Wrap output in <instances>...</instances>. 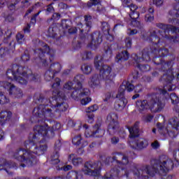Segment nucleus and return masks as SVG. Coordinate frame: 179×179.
Masks as SVG:
<instances>
[{
	"label": "nucleus",
	"mask_w": 179,
	"mask_h": 179,
	"mask_svg": "<svg viewBox=\"0 0 179 179\" xmlns=\"http://www.w3.org/2000/svg\"><path fill=\"white\" fill-rule=\"evenodd\" d=\"M34 134L29 136V139L24 142L25 148H20L13 152V157L21 162L22 167H32L37 164L38 159L34 155H44L47 151V144H40V138H54L55 131L48 127V124L44 126L37 125L34 128Z\"/></svg>",
	"instance_id": "nucleus-1"
},
{
	"label": "nucleus",
	"mask_w": 179,
	"mask_h": 179,
	"mask_svg": "<svg viewBox=\"0 0 179 179\" xmlns=\"http://www.w3.org/2000/svg\"><path fill=\"white\" fill-rule=\"evenodd\" d=\"M174 163L173 159L166 155H162L159 159H152L151 166H144L141 170L138 168H134L133 171L127 169H123L120 166H115L110 170V173H106L105 177L106 179H115L117 177H122L125 176L127 178H139L141 176L146 177L150 176L153 177L155 174H159L162 177H165L166 174L170 169H173Z\"/></svg>",
	"instance_id": "nucleus-2"
},
{
	"label": "nucleus",
	"mask_w": 179,
	"mask_h": 179,
	"mask_svg": "<svg viewBox=\"0 0 179 179\" xmlns=\"http://www.w3.org/2000/svg\"><path fill=\"white\" fill-rule=\"evenodd\" d=\"M164 94L159 89V92L152 93L148 95L147 100H138L136 102V106L141 114H145L148 110H150L152 113H161L166 107V101H164Z\"/></svg>",
	"instance_id": "nucleus-3"
},
{
	"label": "nucleus",
	"mask_w": 179,
	"mask_h": 179,
	"mask_svg": "<svg viewBox=\"0 0 179 179\" xmlns=\"http://www.w3.org/2000/svg\"><path fill=\"white\" fill-rule=\"evenodd\" d=\"M8 79L15 80L20 85H27V82H37L38 75L33 74L30 69L17 64H13L6 73Z\"/></svg>",
	"instance_id": "nucleus-4"
},
{
	"label": "nucleus",
	"mask_w": 179,
	"mask_h": 179,
	"mask_svg": "<svg viewBox=\"0 0 179 179\" xmlns=\"http://www.w3.org/2000/svg\"><path fill=\"white\" fill-rule=\"evenodd\" d=\"M153 62H155L157 65H160L161 71L163 72H166V73L163 74L161 78V80L162 82H165V85L164 86V90L159 89L161 93H167V92H171L176 89V85H173L171 82L174 79V76L173 75V70L171 69V66H173V62L171 61L169 62H162V58L160 57H154Z\"/></svg>",
	"instance_id": "nucleus-5"
},
{
	"label": "nucleus",
	"mask_w": 179,
	"mask_h": 179,
	"mask_svg": "<svg viewBox=\"0 0 179 179\" xmlns=\"http://www.w3.org/2000/svg\"><path fill=\"white\" fill-rule=\"evenodd\" d=\"M129 131L130 134L129 142L133 149H145L149 145L145 139H136L139 136V122H136L133 127L129 128Z\"/></svg>",
	"instance_id": "nucleus-6"
},
{
	"label": "nucleus",
	"mask_w": 179,
	"mask_h": 179,
	"mask_svg": "<svg viewBox=\"0 0 179 179\" xmlns=\"http://www.w3.org/2000/svg\"><path fill=\"white\" fill-rule=\"evenodd\" d=\"M104 59V57L101 55H98L94 59V66L96 69L99 71V73H101V76H102V79L105 80L106 83H110L113 82V78H111V66L104 64L103 62Z\"/></svg>",
	"instance_id": "nucleus-7"
},
{
	"label": "nucleus",
	"mask_w": 179,
	"mask_h": 179,
	"mask_svg": "<svg viewBox=\"0 0 179 179\" xmlns=\"http://www.w3.org/2000/svg\"><path fill=\"white\" fill-rule=\"evenodd\" d=\"M35 54H38L43 66L48 65V61L52 62L54 60L55 50L50 48L47 44H45L43 48L35 50Z\"/></svg>",
	"instance_id": "nucleus-8"
},
{
	"label": "nucleus",
	"mask_w": 179,
	"mask_h": 179,
	"mask_svg": "<svg viewBox=\"0 0 179 179\" xmlns=\"http://www.w3.org/2000/svg\"><path fill=\"white\" fill-rule=\"evenodd\" d=\"M61 93V92H57V96L56 97L55 102L56 104L55 108H51L52 110V113L54 114V117H61V113H64L68 110V103H66V100H65V97Z\"/></svg>",
	"instance_id": "nucleus-9"
},
{
	"label": "nucleus",
	"mask_w": 179,
	"mask_h": 179,
	"mask_svg": "<svg viewBox=\"0 0 179 179\" xmlns=\"http://www.w3.org/2000/svg\"><path fill=\"white\" fill-rule=\"evenodd\" d=\"M125 86L120 85L118 93L116 95L117 99L114 104V108L116 111H122L128 104V99L125 98Z\"/></svg>",
	"instance_id": "nucleus-10"
},
{
	"label": "nucleus",
	"mask_w": 179,
	"mask_h": 179,
	"mask_svg": "<svg viewBox=\"0 0 179 179\" xmlns=\"http://www.w3.org/2000/svg\"><path fill=\"white\" fill-rule=\"evenodd\" d=\"M152 45L150 48H145L141 52V56H138L136 53H133L131 55V62L132 64H136V65H139L141 62H148L150 61V54H152Z\"/></svg>",
	"instance_id": "nucleus-11"
},
{
	"label": "nucleus",
	"mask_w": 179,
	"mask_h": 179,
	"mask_svg": "<svg viewBox=\"0 0 179 179\" xmlns=\"http://www.w3.org/2000/svg\"><path fill=\"white\" fill-rule=\"evenodd\" d=\"M108 132L109 135H114L120 129V123L118 122V115L114 112H111L107 116Z\"/></svg>",
	"instance_id": "nucleus-12"
},
{
	"label": "nucleus",
	"mask_w": 179,
	"mask_h": 179,
	"mask_svg": "<svg viewBox=\"0 0 179 179\" xmlns=\"http://www.w3.org/2000/svg\"><path fill=\"white\" fill-rule=\"evenodd\" d=\"M33 115L36 117V118L44 120L45 117H54V113L52 108L47 107L45 104H41L38 107L34 108Z\"/></svg>",
	"instance_id": "nucleus-13"
},
{
	"label": "nucleus",
	"mask_w": 179,
	"mask_h": 179,
	"mask_svg": "<svg viewBox=\"0 0 179 179\" xmlns=\"http://www.w3.org/2000/svg\"><path fill=\"white\" fill-rule=\"evenodd\" d=\"M101 162H87L85 164L83 171L87 176H99V170H101Z\"/></svg>",
	"instance_id": "nucleus-14"
},
{
	"label": "nucleus",
	"mask_w": 179,
	"mask_h": 179,
	"mask_svg": "<svg viewBox=\"0 0 179 179\" xmlns=\"http://www.w3.org/2000/svg\"><path fill=\"white\" fill-rule=\"evenodd\" d=\"M101 124L100 123H96L92 129V131L89 133V126L87 124H83V128H85V136L87 138H90V136H94V138H101L104 135V130L100 129Z\"/></svg>",
	"instance_id": "nucleus-15"
},
{
	"label": "nucleus",
	"mask_w": 179,
	"mask_h": 179,
	"mask_svg": "<svg viewBox=\"0 0 179 179\" xmlns=\"http://www.w3.org/2000/svg\"><path fill=\"white\" fill-rule=\"evenodd\" d=\"M149 36H143V38L145 41L151 43V45H157L160 43V37L157 36L159 31L156 28H151L149 30Z\"/></svg>",
	"instance_id": "nucleus-16"
},
{
	"label": "nucleus",
	"mask_w": 179,
	"mask_h": 179,
	"mask_svg": "<svg viewBox=\"0 0 179 179\" xmlns=\"http://www.w3.org/2000/svg\"><path fill=\"white\" fill-rule=\"evenodd\" d=\"M73 91L72 92L71 96L73 100H80L82 97H85L90 94V91L87 88H83L75 86L73 87Z\"/></svg>",
	"instance_id": "nucleus-17"
},
{
	"label": "nucleus",
	"mask_w": 179,
	"mask_h": 179,
	"mask_svg": "<svg viewBox=\"0 0 179 179\" xmlns=\"http://www.w3.org/2000/svg\"><path fill=\"white\" fill-rule=\"evenodd\" d=\"M129 17L130 19L124 18V20L127 21L128 24L134 26V27H138V29L142 27L141 22L138 21V19L139 18V11L131 12L129 13Z\"/></svg>",
	"instance_id": "nucleus-18"
},
{
	"label": "nucleus",
	"mask_w": 179,
	"mask_h": 179,
	"mask_svg": "<svg viewBox=\"0 0 179 179\" xmlns=\"http://www.w3.org/2000/svg\"><path fill=\"white\" fill-rule=\"evenodd\" d=\"M61 146H62L61 141L58 140L56 141L54 152L50 157L51 164H58V163L61 162V160H59V150H61Z\"/></svg>",
	"instance_id": "nucleus-19"
},
{
	"label": "nucleus",
	"mask_w": 179,
	"mask_h": 179,
	"mask_svg": "<svg viewBox=\"0 0 179 179\" xmlns=\"http://www.w3.org/2000/svg\"><path fill=\"white\" fill-rule=\"evenodd\" d=\"M91 37V48L96 50L99 45H100L103 41V36L100 31H95L90 36Z\"/></svg>",
	"instance_id": "nucleus-20"
},
{
	"label": "nucleus",
	"mask_w": 179,
	"mask_h": 179,
	"mask_svg": "<svg viewBox=\"0 0 179 179\" xmlns=\"http://www.w3.org/2000/svg\"><path fill=\"white\" fill-rule=\"evenodd\" d=\"M11 36H12V29H8L5 32V36H4L3 43L6 44V48L7 51H12V52H13L15 51V45H16V43H13L12 45V42L9 43V40H10ZM8 43H9L8 44Z\"/></svg>",
	"instance_id": "nucleus-21"
},
{
	"label": "nucleus",
	"mask_w": 179,
	"mask_h": 179,
	"mask_svg": "<svg viewBox=\"0 0 179 179\" xmlns=\"http://www.w3.org/2000/svg\"><path fill=\"white\" fill-rule=\"evenodd\" d=\"M101 79L104 80V78H103V76H101V73H99V75L94 74L90 78L88 85L89 86H90V87H92L93 89L99 87V86H100L101 83Z\"/></svg>",
	"instance_id": "nucleus-22"
},
{
	"label": "nucleus",
	"mask_w": 179,
	"mask_h": 179,
	"mask_svg": "<svg viewBox=\"0 0 179 179\" xmlns=\"http://www.w3.org/2000/svg\"><path fill=\"white\" fill-rule=\"evenodd\" d=\"M151 47L152 48V54H154L155 57L154 58H159V57H165V55H167L169 54V50L166 48H160L157 47V45H151Z\"/></svg>",
	"instance_id": "nucleus-23"
},
{
	"label": "nucleus",
	"mask_w": 179,
	"mask_h": 179,
	"mask_svg": "<svg viewBox=\"0 0 179 179\" xmlns=\"http://www.w3.org/2000/svg\"><path fill=\"white\" fill-rule=\"evenodd\" d=\"M122 86H124L125 90L127 92H132L134 90L136 93H141V92L143 90L142 84H138L136 86H134L131 83L127 82L126 85H122Z\"/></svg>",
	"instance_id": "nucleus-24"
},
{
	"label": "nucleus",
	"mask_w": 179,
	"mask_h": 179,
	"mask_svg": "<svg viewBox=\"0 0 179 179\" xmlns=\"http://www.w3.org/2000/svg\"><path fill=\"white\" fill-rule=\"evenodd\" d=\"M9 94L15 97V99H22L23 97V91L20 88L16 87L15 85L12 86L8 90Z\"/></svg>",
	"instance_id": "nucleus-25"
},
{
	"label": "nucleus",
	"mask_w": 179,
	"mask_h": 179,
	"mask_svg": "<svg viewBox=\"0 0 179 179\" xmlns=\"http://www.w3.org/2000/svg\"><path fill=\"white\" fill-rule=\"evenodd\" d=\"M113 159L117 164H128L129 163L128 156L124 154H118L116 157H113Z\"/></svg>",
	"instance_id": "nucleus-26"
},
{
	"label": "nucleus",
	"mask_w": 179,
	"mask_h": 179,
	"mask_svg": "<svg viewBox=\"0 0 179 179\" xmlns=\"http://www.w3.org/2000/svg\"><path fill=\"white\" fill-rule=\"evenodd\" d=\"M129 59V53L128 51L124 50L119 52L115 57L116 62H121L122 61H128Z\"/></svg>",
	"instance_id": "nucleus-27"
},
{
	"label": "nucleus",
	"mask_w": 179,
	"mask_h": 179,
	"mask_svg": "<svg viewBox=\"0 0 179 179\" xmlns=\"http://www.w3.org/2000/svg\"><path fill=\"white\" fill-rule=\"evenodd\" d=\"M34 99L35 100V102L38 104L40 103H43V104H47V103H51V101L50 99H48L47 98H45L43 94H36L34 96Z\"/></svg>",
	"instance_id": "nucleus-28"
},
{
	"label": "nucleus",
	"mask_w": 179,
	"mask_h": 179,
	"mask_svg": "<svg viewBox=\"0 0 179 179\" xmlns=\"http://www.w3.org/2000/svg\"><path fill=\"white\" fill-rule=\"evenodd\" d=\"M85 81V76L83 74H78L74 77L73 82L76 83L77 87H82V83Z\"/></svg>",
	"instance_id": "nucleus-29"
},
{
	"label": "nucleus",
	"mask_w": 179,
	"mask_h": 179,
	"mask_svg": "<svg viewBox=\"0 0 179 179\" xmlns=\"http://www.w3.org/2000/svg\"><path fill=\"white\" fill-rule=\"evenodd\" d=\"M61 64L59 63H54L50 64L48 70L51 72H53V73H58L61 72Z\"/></svg>",
	"instance_id": "nucleus-30"
},
{
	"label": "nucleus",
	"mask_w": 179,
	"mask_h": 179,
	"mask_svg": "<svg viewBox=\"0 0 179 179\" xmlns=\"http://www.w3.org/2000/svg\"><path fill=\"white\" fill-rule=\"evenodd\" d=\"M169 124L173 129L179 130V119L177 117H173L169 120Z\"/></svg>",
	"instance_id": "nucleus-31"
},
{
	"label": "nucleus",
	"mask_w": 179,
	"mask_h": 179,
	"mask_svg": "<svg viewBox=\"0 0 179 179\" xmlns=\"http://www.w3.org/2000/svg\"><path fill=\"white\" fill-rule=\"evenodd\" d=\"M21 0H14L12 1L13 3H8L7 5V8L10 12L12 13H14V12H16V5L20 2Z\"/></svg>",
	"instance_id": "nucleus-32"
},
{
	"label": "nucleus",
	"mask_w": 179,
	"mask_h": 179,
	"mask_svg": "<svg viewBox=\"0 0 179 179\" xmlns=\"http://www.w3.org/2000/svg\"><path fill=\"white\" fill-rule=\"evenodd\" d=\"M0 118L3 121H8L12 118V112L10 111H1L0 113Z\"/></svg>",
	"instance_id": "nucleus-33"
},
{
	"label": "nucleus",
	"mask_w": 179,
	"mask_h": 179,
	"mask_svg": "<svg viewBox=\"0 0 179 179\" xmlns=\"http://www.w3.org/2000/svg\"><path fill=\"white\" fill-rule=\"evenodd\" d=\"M0 167H3L4 170L8 173L7 169H10L12 167V165L10 162H8L6 159L3 158H0Z\"/></svg>",
	"instance_id": "nucleus-34"
},
{
	"label": "nucleus",
	"mask_w": 179,
	"mask_h": 179,
	"mask_svg": "<svg viewBox=\"0 0 179 179\" xmlns=\"http://www.w3.org/2000/svg\"><path fill=\"white\" fill-rule=\"evenodd\" d=\"M169 15H170V16H172V18H169V23H173V22H174V19H176V17H179V8H178V9H177V8H176V10H170Z\"/></svg>",
	"instance_id": "nucleus-35"
},
{
	"label": "nucleus",
	"mask_w": 179,
	"mask_h": 179,
	"mask_svg": "<svg viewBox=\"0 0 179 179\" xmlns=\"http://www.w3.org/2000/svg\"><path fill=\"white\" fill-rule=\"evenodd\" d=\"M79 173L78 171H71L66 176V179H78Z\"/></svg>",
	"instance_id": "nucleus-36"
},
{
	"label": "nucleus",
	"mask_w": 179,
	"mask_h": 179,
	"mask_svg": "<svg viewBox=\"0 0 179 179\" xmlns=\"http://www.w3.org/2000/svg\"><path fill=\"white\" fill-rule=\"evenodd\" d=\"M48 127L55 132V131L61 129V124L58 123L57 122L52 121L50 122V125L48 126Z\"/></svg>",
	"instance_id": "nucleus-37"
},
{
	"label": "nucleus",
	"mask_w": 179,
	"mask_h": 179,
	"mask_svg": "<svg viewBox=\"0 0 179 179\" xmlns=\"http://www.w3.org/2000/svg\"><path fill=\"white\" fill-rule=\"evenodd\" d=\"M16 41L18 44H23L26 41V38L24 35L21 32H19L15 36Z\"/></svg>",
	"instance_id": "nucleus-38"
},
{
	"label": "nucleus",
	"mask_w": 179,
	"mask_h": 179,
	"mask_svg": "<svg viewBox=\"0 0 179 179\" xmlns=\"http://www.w3.org/2000/svg\"><path fill=\"white\" fill-rule=\"evenodd\" d=\"M81 69L83 72V73H85V75H89L92 73V66L89 64H84L81 66Z\"/></svg>",
	"instance_id": "nucleus-39"
},
{
	"label": "nucleus",
	"mask_w": 179,
	"mask_h": 179,
	"mask_svg": "<svg viewBox=\"0 0 179 179\" xmlns=\"http://www.w3.org/2000/svg\"><path fill=\"white\" fill-rule=\"evenodd\" d=\"M55 73L54 72L50 71V70H47V71L45 73V80L47 82H50V80H52L54 79Z\"/></svg>",
	"instance_id": "nucleus-40"
},
{
	"label": "nucleus",
	"mask_w": 179,
	"mask_h": 179,
	"mask_svg": "<svg viewBox=\"0 0 179 179\" xmlns=\"http://www.w3.org/2000/svg\"><path fill=\"white\" fill-rule=\"evenodd\" d=\"M57 30V27H49L48 30V36L51 37L52 38H55L57 37V32H55Z\"/></svg>",
	"instance_id": "nucleus-41"
},
{
	"label": "nucleus",
	"mask_w": 179,
	"mask_h": 179,
	"mask_svg": "<svg viewBox=\"0 0 179 179\" xmlns=\"http://www.w3.org/2000/svg\"><path fill=\"white\" fill-rule=\"evenodd\" d=\"M133 65L139 68L142 72H148V71L150 70V66L148 64H141V63H138V65H136V64H133Z\"/></svg>",
	"instance_id": "nucleus-42"
},
{
	"label": "nucleus",
	"mask_w": 179,
	"mask_h": 179,
	"mask_svg": "<svg viewBox=\"0 0 179 179\" xmlns=\"http://www.w3.org/2000/svg\"><path fill=\"white\" fill-rule=\"evenodd\" d=\"M101 30L106 34L110 32V24L107 22H103L101 23Z\"/></svg>",
	"instance_id": "nucleus-43"
},
{
	"label": "nucleus",
	"mask_w": 179,
	"mask_h": 179,
	"mask_svg": "<svg viewBox=\"0 0 179 179\" xmlns=\"http://www.w3.org/2000/svg\"><path fill=\"white\" fill-rule=\"evenodd\" d=\"M82 59L84 61L86 59H92L93 58V55H92V52L85 51L82 53Z\"/></svg>",
	"instance_id": "nucleus-44"
},
{
	"label": "nucleus",
	"mask_w": 179,
	"mask_h": 179,
	"mask_svg": "<svg viewBox=\"0 0 179 179\" xmlns=\"http://www.w3.org/2000/svg\"><path fill=\"white\" fill-rule=\"evenodd\" d=\"M72 143H73V145H76L77 146H79V145L82 143V136H80V134L76 136L73 138Z\"/></svg>",
	"instance_id": "nucleus-45"
},
{
	"label": "nucleus",
	"mask_w": 179,
	"mask_h": 179,
	"mask_svg": "<svg viewBox=\"0 0 179 179\" xmlns=\"http://www.w3.org/2000/svg\"><path fill=\"white\" fill-rule=\"evenodd\" d=\"M101 1L100 0H90L87 3V8H92V6H97L101 4Z\"/></svg>",
	"instance_id": "nucleus-46"
},
{
	"label": "nucleus",
	"mask_w": 179,
	"mask_h": 179,
	"mask_svg": "<svg viewBox=\"0 0 179 179\" xmlns=\"http://www.w3.org/2000/svg\"><path fill=\"white\" fill-rule=\"evenodd\" d=\"M77 45L75 46V45H73V47H75L76 50H78V48H80L82 44H83V43H86V36H80V38H79V40L77 41Z\"/></svg>",
	"instance_id": "nucleus-47"
},
{
	"label": "nucleus",
	"mask_w": 179,
	"mask_h": 179,
	"mask_svg": "<svg viewBox=\"0 0 179 179\" xmlns=\"http://www.w3.org/2000/svg\"><path fill=\"white\" fill-rule=\"evenodd\" d=\"M85 22V25L87 27L90 29L92 27V15H86L84 16Z\"/></svg>",
	"instance_id": "nucleus-48"
},
{
	"label": "nucleus",
	"mask_w": 179,
	"mask_h": 179,
	"mask_svg": "<svg viewBox=\"0 0 179 179\" xmlns=\"http://www.w3.org/2000/svg\"><path fill=\"white\" fill-rule=\"evenodd\" d=\"M97 110H99V106L96 104L92 105L90 107H88L86 109V113L88 114H92V113H94V111H97Z\"/></svg>",
	"instance_id": "nucleus-49"
},
{
	"label": "nucleus",
	"mask_w": 179,
	"mask_h": 179,
	"mask_svg": "<svg viewBox=\"0 0 179 179\" xmlns=\"http://www.w3.org/2000/svg\"><path fill=\"white\" fill-rule=\"evenodd\" d=\"M88 144L89 143L87 142V141H83L81 143V148L78 149L77 153H78L79 155H83V152H85V150L83 149V148H85V146H87Z\"/></svg>",
	"instance_id": "nucleus-50"
},
{
	"label": "nucleus",
	"mask_w": 179,
	"mask_h": 179,
	"mask_svg": "<svg viewBox=\"0 0 179 179\" xmlns=\"http://www.w3.org/2000/svg\"><path fill=\"white\" fill-rule=\"evenodd\" d=\"M71 24H72V22H71V20H62V26L63 29H69Z\"/></svg>",
	"instance_id": "nucleus-51"
},
{
	"label": "nucleus",
	"mask_w": 179,
	"mask_h": 179,
	"mask_svg": "<svg viewBox=\"0 0 179 179\" xmlns=\"http://www.w3.org/2000/svg\"><path fill=\"white\" fill-rule=\"evenodd\" d=\"M0 86L4 87V89H10L12 86H15V85L8 82V81H0Z\"/></svg>",
	"instance_id": "nucleus-52"
},
{
	"label": "nucleus",
	"mask_w": 179,
	"mask_h": 179,
	"mask_svg": "<svg viewBox=\"0 0 179 179\" xmlns=\"http://www.w3.org/2000/svg\"><path fill=\"white\" fill-rule=\"evenodd\" d=\"M106 55H107V57H108L107 59L110 58L111 55H113V49H111V46H107L105 48V54H104L103 57H106Z\"/></svg>",
	"instance_id": "nucleus-53"
},
{
	"label": "nucleus",
	"mask_w": 179,
	"mask_h": 179,
	"mask_svg": "<svg viewBox=\"0 0 179 179\" xmlns=\"http://www.w3.org/2000/svg\"><path fill=\"white\" fill-rule=\"evenodd\" d=\"M61 17V14L59 13H53L52 16L50 19L48 20V23H50V20H53L54 22H57V20H59Z\"/></svg>",
	"instance_id": "nucleus-54"
},
{
	"label": "nucleus",
	"mask_w": 179,
	"mask_h": 179,
	"mask_svg": "<svg viewBox=\"0 0 179 179\" xmlns=\"http://www.w3.org/2000/svg\"><path fill=\"white\" fill-rule=\"evenodd\" d=\"M90 101H92V98L87 96H85L84 97H82V99H80V103L83 106H86V104H89Z\"/></svg>",
	"instance_id": "nucleus-55"
},
{
	"label": "nucleus",
	"mask_w": 179,
	"mask_h": 179,
	"mask_svg": "<svg viewBox=\"0 0 179 179\" xmlns=\"http://www.w3.org/2000/svg\"><path fill=\"white\" fill-rule=\"evenodd\" d=\"M72 163L74 166H79L83 163V159L80 157H74L72 158Z\"/></svg>",
	"instance_id": "nucleus-56"
},
{
	"label": "nucleus",
	"mask_w": 179,
	"mask_h": 179,
	"mask_svg": "<svg viewBox=\"0 0 179 179\" xmlns=\"http://www.w3.org/2000/svg\"><path fill=\"white\" fill-rule=\"evenodd\" d=\"M9 102V99L6 98L2 92L0 91V104H5Z\"/></svg>",
	"instance_id": "nucleus-57"
},
{
	"label": "nucleus",
	"mask_w": 179,
	"mask_h": 179,
	"mask_svg": "<svg viewBox=\"0 0 179 179\" xmlns=\"http://www.w3.org/2000/svg\"><path fill=\"white\" fill-rule=\"evenodd\" d=\"M170 99L173 104H177L178 103L179 99L176 94H171Z\"/></svg>",
	"instance_id": "nucleus-58"
},
{
	"label": "nucleus",
	"mask_w": 179,
	"mask_h": 179,
	"mask_svg": "<svg viewBox=\"0 0 179 179\" xmlns=\"http://www.w3.org/2000/svg\"><path fill=\"white\" fill-rule=\"evenodd\" d=\"M127 48L132 47V38L127 37L124 40Z\"/></svg>",
	"instance_id": "nucleus-59"
},
{
	"label": "nucleus",
	"mask_w": 179,
	"mask_h": 179,
	"mask_svg": "<svg viewBox=\"0 0 179 179\" xmlns=\"http://www.w3.org/2000/svg\"><path fill=\"white\" fill-rule=\"evenodd\" d=\"M87 122L90 124H93V122H94V115L93 113H87Z\"/></svg>",
	"instance_id": "nucleus-60"
},
{
	"label": "nucleus",
	"mask_w": 179,
	"mask_h": 179,
	"mask_svg": "<svg viewBox=\"0 0 179 179\" xmlns=\"http://www.w3.org/2000/svg\"><path fill=\"white\" fill-rule=\"evenodd\" d=\"M155 20L154 14H146L145 16V22H153Z\"/></svg>",
	"instance_id": "nucleus-61"
},
{
	"label": "nucleus",
	"mask_w": 179,
	"mask_h": 179,
	"mask_svg": "<svg viewBox=\"0 0 179 179\" xmlns=\"http://www.w3.org/2000/svg\"><path fill=\"white\" fill-rule=\"evenodd\" d=\"M96 12L99 13H106V8H104L102 5L101 3L96 6Z\"/></svg>",
	"instance_id": "nucleus-62"
},
{
	"label": "nucleus",
	"mask_w": 179,
	"mask_h": 179,
	"mask_svg": "<svg viewBox=\"0 0 179 179\" xmlns=\"http://www.w3.org/2000/svg\"><path fill=\"white\" fill-rule=\"evenodd\" d=\"M73 83L72 82H69L66 83L64 85V89H66V90H71L72 89H73Z\"/></svg>",
	"instance_id": "nucleus-63"
},
{
	"label": "nucleus",
	"mask_w": 179,
	"mask_h": 179,
	"mask_svg": "<svg viewBox=\"0 0 179 179\" xmlns=\"http://www.w3.org/2000/svg\"><path fill=\"white\" fill-rule=\"evenodd\" d=\"M21 59H22L24 62H26L27 61H29V59H30V56H29L27 51L24 52V54L21 57Z\"/></svg>",
	"instance_id": "nucleus-64"
}]
</instances>
